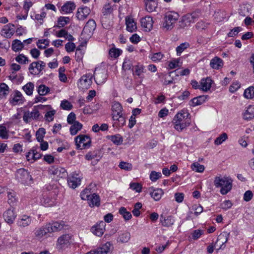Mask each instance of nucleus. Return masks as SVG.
<instances>
[{
    "instance_id": "nucleus-1",
    "label": "nucleus",
    "mask_w": 254,
    "mask_h": 254,
    "mask_svg": "<svg viewBox=\"0 0 254 254\" xmlns=\"http://www.w3.org/2000/svg\"><path fill=\"white\" fill-rule=\"evenodd\" d=\"M174 127L179 131L189 127L190 124V115L188 110L184 109L179 111L173 120Z\"/></svg>"
},
{
    "instance_id": "nucleus-2",
    "label": "nucleus",
    "mask_w": 254,
    "mask_h": 254,
    "mask_svg": "<svg viewBox=\"0 0 254 254\" xmlns=\"http://www.w3.org/2000/svg\"><path fill=\"white\" fill-rule=\"evenodd\" d=\"M214 185L216 188H221L220 193L222 195H225L231 190L232 180L229 177L216 176L214 178Z\"/></svg>"
},
{
    "instance_id": "nucleus-3",
    "label": "nucleus",
    "mask_w": 254,
    "mask_h": 254,
    "mask_svg": "<svg viewBox=\"0 0 254 254\" xmlns=\"http://www.w3.org/2000/svg\"><path fill=\"white\" fill-rule=\"evenodd\" d=\"M80 197L82 200H87L90 206H98L100 205V199L99 196L96 193H93L90 186L81 191Z\"/></svg>"
},
{
    "instance_id": "nucleus-4",
    "label": "nucleus",
    "mask_w": 254,
    "mask_h": 254,
    "mask_svg": "<svg viewBox=\"0 0 254 254\" xmlns=\"http://www.w3.org/2000/svg\"><path fill=\"white\" fill-rule=\"evenodd\" d=\"M75 144L77 148L83 149L89 148L91 144L90 138L84 134H80L75 138Z\"/></svg>"
},
{
    "instance_id": "nucleus-5",
    "label": "nucleus",
    "mask_w": 254,
    "mask_h": 254,
    "mask_svg": "<svg viewBox=\"0 0 254 254\" xmlns=\"http://www.w3.org/2000/svg\"><path fill=\"white\" fill-rule=\"evenodd\" d=\"M179 15L175 12H167L165 16V22L163 23V27L167 30L172 29L173 24L178 20Z\"/></svg>"
},
{
    "instance_id": "nucleus-6",
    "label": "nucleus",
    "mask_w": 254,
    "mask_h": 254,
    "mask_svg": "<svg viewBox=\"0 0 254 254\" xmlns=\"http://www.w3.org/2000/svg\"><path fill=\"white\" fill-rule=\"evenodd\" d=\"M15 178L22 184H27L32 179L29 172L24 168H20L16 171Z\"/></svg>"
},
{
    "instance_id": "nucleus-7",
    "label": "nucleus",
    "mask_w": 254,
    "mask_h": 254,
    "mask_svg": "<svg viewBox=\"0 0 254 254\" xmlns=\"http://www.w3.org/2000/svg\"><path fill=\"white\" fill-rule=\"evenodd\" d=\"M46 64L42 61L32 63L28 68L31 74L38 75L44 68Z\"/></svg>"
},
{
    "instance_id": "nucleus-8",
    "label": "nucleus",
    "mask_w": 254,
    "mask_h": 254,
    "mask_svg": "<svg viewBox=\"0 0 254 254\" xmlns=\"http://www.w3.org/2000/svg\"><path fill=\"white\" fill-rule=\"evenodd\" d=\"M81 176L75 173L71 174L67 179V183L69 187L75 189L80 185Z\"/></svg>"
},
{
    "instance_id": "nucleus-9",
    "label": "nucleus",
    "mask_w": 254,
    "mask_h": 254,
    "mask_svg": "<svg viewBox=\"0 0 254 254\" xmlns=\"http://www.w3.org/2000/svg\"><path fill=\"white\" fill-rule=\"evenodd\" d=\"M92 77L91 73L83 75L79 79L78 85L83 89H88L92 83Z\"/></svg>"
},
{
    "instance_id": "nucleus-10",
    "label": "nucleus",
    "mask_w": 254,
    "mask_h": 254,
    "mask_svg": "<svg viewBox=\"0 0 254 254\" xmlns=\"http://www.w3.org/2000/svg\"><path fill=\"white\" fill-rule=\"evenodd\" d=\"M94 79L96 83L98 84H102L105 83L108 77L107 72L104 70H96L94 73Z\"/></svg>"
},
{
    "instance_id": "nucleus-11",
    "label": "nucleus",
    "mask_w": 254,
    "mask_h": 254,
    "mask_svg": "<svg viewBox=\"0 0 254 254\" xmlns=\"http://www.w3.org/2000/svg\"><path fill=\"white\" fill-rule=\"evenodd\" d=\"M229 237V234L227 232H223L218 236L217 239L215 243V248L217 247H218V248L216 249L217 251L225 248V246L224 245L227 243Z\"/></svg>"
},
{
    "instance_id": "nucleus-12",
    "label": "nucleus",
    "mask_w": 254,
    "mask_h": 254,
    "mask_svg": "<svg viewBox=\"0 0 254 254\" xmlns=\"http://www.w3.org/2000/svg\"><path fill=\"white\" fill-rule=\"evenodd\" d=\"M106 224L105 222L101 221L97 223L91 228L92 233L98 237H101L105 231Z\"/></svg>"
},
{
    "instance_id": "nucleus-13",
    "label": "nucleus",
    "mask_w": 254,
    "mask_h": 254,
    "mask_svg": "<svg viewBox=\"0 0 254 254\" xmlns=\"http://www.w3.org/2000/svg\"><path fill=\"white\" fill-rule=\"evenodd\" d=\"M40 115L39 111L34 108L31 112L29 111L24 112L23 120L25 123H28L31 120L38 119Z\"/></svg>"
},
{
    "instance_id": "nucleus-14",
    "label": "nucleus",
    "mask_w": 254,
    "mask_h": 254,
    "mask_svg": "<svg viewBox=\"0 0 254 254\" xmlns=\"http://www.w3.org/2000/svg\"><path fill=\"white\" fill-rule=\"evenodd\" d=\"M49 233H51V232L48 224L41 227L36 228L34 230V235L35 237L39 240L46 236Z\"/></svg>"
},
{
    "instance_id": "nucleus-15",
    "label": "nucleus",
    "mask_w": 254,
    "mask_h": 254,
    "mask_svg": "<svg viewBox=\"0 0 254 254\" xmlns=\"http://www.w3.org/2000/svg\"><path fill=\"white\" fill-rule=\"evenodd\" d=\"M96 27V24L93 19H89L86 23L82 32V34L90 36Z\"/></svg>"
},
{
    "instance_id": "nucleus-16",
    "label": "nucleus",
    "mask_w": 254,
    "mask_h": 254,
    "mask_svg": "<svg viewBox=\"0 0 254 254\" xmlns=\"http://www.w3.org/2000/svg\"><path fill=\"white\" fill-rule=\"evenodd\" d=\"M70 236L68 235H63L60 237L57 241V247L59 249H64L70 244Z\"/></svg>"
},
{
    "instance_id": "nucleus-17",
    "label": "nucleus",
    "mask_w": 254,
    "mask_h": 254,
    "mask_svg": "<svg viewBox=\"0 0 254 254\" xmlns=\"http://www.w3.org/2000/svg\"><path fill=\"white\" fill-rule=\"evenodd\" d=\"M32 222V218L31 216L23 215L20 216L17 221V225L20 228H25L29 226Z\"/></svg>"
},
{
    "instance_id": "nucleus-18",
    "label": "nucleus",
    "mask_w": 254,
    "mask_h": 254,
    "mask_svg": "<svg viewBox=\"0 0 254 254\" xmlns=\"http://www.w3.org/2000/svg\"><path fill=\"white\" fill-rule=\"evenodd\" d=\"M91 12L90 9L86 6H81L78 8L76 17L79 20H83L87 18Z\"/></svg>"
},
{
    "instance_id": "nucleus-19",
    "label": "nucleus",
    "mask_w": 254,
    "mask_h": 254,
    "mask_svg": "<svg viewBox=\"0 0 254 254\" xmlns=\"http://www.w3.org/2000/svg\"><path fill=\"white\" fill-rule=\"evenodd\" d=\"M153 21L150 16H145L141 19V25L144 30L150 31L153 27Z\"/></svg>"
},
{
    "instance_id": "nucleus-20",
    "label": "nucleus",
    "mask_w": 254,
    "mask_h": 254,
    "mask_svg": "<svg viewBox=\"0 0 254 254\" xmlns=\"http://www.w3.org/2000/svg\"><path fill=\"white\" fill-rule=\"evenodd\" d=\"M111 246V243L108 242L96 250L92 251L94 254H110Z\"/></svg>"
},
{
    "instance_id": "nucleus-21",
    "label": "nucleus",
    "mask_w": 254,
    "mask_h": 254,
    "mask_svg": "<svg viewBox=\"0 0 254 254\" xmlns=\"http://www.w3.org/2000/svg\"><path fill=\"white\" fill-rule=\"evenodd\" d=\"M3 217L7 223L9 224H12L16 217V214L14 211V209L13 208L8 209L3 213Z\"/></svg>"
},
{
    "instance_id": "nucleus-22",
    "label": "nucleus",
    "mask_w": 254,
    "mask_h": 254,
    "mask_svg": "<svg viewBox=\"0 0 254 254\" xmlns=\"http://www.w3.org/2000/svg\"><path fill=\"white\" fill-rule=\"evenodd\" d=\"M25 101L22 93L18 91L15 90L14 91L12 99L10 100V102L13 105L17 104H20L24 103Z\"/></svg>"
},
{
    "instance_id": "nucleus-23",
    "label": "nucleus",
    "mask_w": 254,
    "mask_h": 254,
    "mask_svg": "<svg viewBox=\"0 0 254 254\" xmlns=\"http://www.w3.org/2000/svg\"><path fill=\"white\" fill-rule=\"evenodd\" d=\"M112 118L117 119V116L123 113V107L121 104L118 102H114L112 105Z\"/></svg>"
},
{
    "instance_id": "nucleus-24",
    "label": "nucleus",
    "mask_w": 254,
    "mask_h": 254,
    "mask_svg": "<svg viewBox=\"0 0 254 254\" xmlns=\"http://www.w3.org/2000/svg\"><path fill=\"white\" fill-rule=\"evenodd\" d=\"M207 98V95H200L194 97L190 101L189 105L191 107L200 105L206 101Z\"/></svg>"
},
{
    "instance_id": "nucleus-25",
    "label": "nucleus",
    "mask_w": 254,
    "mask_h": 254,
    "mask_svg": "<svg viewBox=\"0 0 254 254\" xmlns=\"http://www.w3.org/2000/svg\"><path fill=\"white\" fill-rule=\"evenodd\" d=\"M212 80L210 77L202 78L200 81V89L204 92H207L209 90L211 87Z\"/></svg>"
},
{
    "instance_id": "nucleus-26",
    "label": "nucleus",
    "mask_w": 254,
    "mask_h": 254,
    "mask_svg": "<svg viewBox=\"0 0 254 254\" xmlns=\"http://www.w3.org/2000/svg\"><path fill=\"white\" fill-rule=\"evenodd\" d=\"M160 221L162 226L169 227L174 224L175 219L174 217L172 216H168L165 217L163 215H161Z\"/></svg>"
},
{
    "instance_id": "nucleus-27",
    "label": "nucleus",
    "mask_w": 254,
    "mask_h": 254,
    "mask_svg": "<svg viewBox=\"0 0 254 254\" xmlns=\"http://www.w3.org/2000/svg\"><path fill=\"white\" fill-rule=\"evenodd\" d=\"M51 233L59 231L63 229L65 225L64 221L54 222L52 223H48Z\"/></svg>"
},
{
    "instance_id": "nucleus-28",
    "label": "nucleus",
    "mask_w": 254,
    "mask_h": 254,
    "mask_svg": "<svg viewBox=\"0 0 254 254\" xmlns=\"http://www.w3.org/2000/svg\"><path fill=\"white\" fill-rule=\"evenodd\" d=\"M146 9L149 12L156 11L158 2L157 0H144Z\"/></svg>"
},
{
    "instance_id": "nucleus-29",
    "label": "nucleus",
    "mask_w": 254,
    "mask_h": 254,
    "mask_svg": "<svg viewBox=\"0 0 254 254\" xmlns=\"http://www.w3.org/2000/svg\"><path fill=\"white\" fill-rule=\"evenodd\" d=\"M126 24L127 30L128 32H133L137 29L136 23L131 17H127L126 18Z\"/></svg>"
},
{
    "instance_id": "nucleus-30",
    "label": "nucleus",
    "mask_w": 254,
    "mask_h": 254,
    "mask_svg": "<svg viewBox=\"0 0 254 254\" xmlns=\"http://www.w3.org/2000/svg\"><path fill=\"white\" fill-rule=\"evenodd\" d=\"M210 66L215 69H219L223 65V62L221 59L218 57H215L210 61Z\"/></svg>"
},
{
    "instance_id": "nucleus-31",
    "label": "nucleus",
    "mask_w": 254,
    "mask_h": 254,
    "mask_svg": "<svg viewBox=\"0 0 254 254\" xmlns=\"http://www.w3.org/2000/svg\"><path fill=\"white\" fill-rule=\"evenodd\" d=\"M131 235L129 232L125 231L120 233L117 238V242L122 244L127 243L130 239Z\"/></svg>"
},
{
    "instance_id": "nucleus-32",
    "label": "nucleus",
    "mask_w": 254,
    "mask_h": 254,
    "mask_svg": "<svg viewBox=\"0 0 254 254\" xmlns=\"http://www.w3.org/2000/svg\"><path fill=\"white\" fill-rule=\"evenodd\" d=\"M163 194V190L161 189H150V194L151 197H152L155 201L159 200L161 198Z\"/></svg>"
},
{
    "instance_id": "nucleus-33",
    "label": "nucleus",
    "mask_w": 254,
    "mask_h": 254,
    "mask_svg": "<svg viewBox=\"0 0 254 254\" xmlns=\"http://www.w3.org/2000/svg\"><path fill=\"white\" fill-rule=\"evenodd\" d=\"M49 171L51 174L57 176H60L61 172H62V176H61V178L65 177L67 174L66 171L64 168H59L55 166L51 167L49 168Z\"/></svg>"
},
{
    "instance_id": "nucleus-34",
    "label": "nucleus",
    "mask_w": 254,
    "mask_h": 254,
    "mask_svg": "<svg viewBox=\"0 0 254 254\" xmlns=\"http://www.w3.org/2000/svg\"><path fill=\"white\" fill-rule=\"evenodd\" d=\"M75 8V5L74 2L67 1L62 6L61 10L64 13H69L72 12Z\"/></svg>"
},
{
    "instance_id": "nucleus-35",
    "label": "nucleus",
    "mask_w": 254,
    "mask_h": 254,
    "mask_svg": "<svg viewBox=\"0 0 254 254\" xmlns=\"http://www.w3.org/2000/svg\"><path fill=\"white\" fill-rule=\"evenodd\" d=\"M13 27V25L7 24L3 26L1 30V35L6 38H10L13 34L14 30L11 27Z\"/></svg>"
},
{
    "instance_id": "nucleus-36",
    "label": "nucleus",
    "mask_w": 254,
    "mask_h": 254,
    "mask_svg": "<svg viewBox=\"0 0 254 254\" xmlns=\"http://www.w3.org/2000/svg\"><path fill=\"white\" fill-rule=\"evenodd\" d=\"M133 74L138 76L140 78H143V73L145 71L144 67L143 65L138 64L133 68Z\"/></svg>"
},
{
    "instance_id": "nucleus-37",
    "label": "nucleus",
    "mask_w": 254,
    "mask_h": 254,
    "mask_svg": "<svg viewBox=\"0 0 254 254\" xmlns=\"http://www.w3.org/2000/svg\"><path fill=\"white\" fill-rule=\"evenodd\" d=\"M254 118V106H249L243 114V118L245 120H250Z\"/></svg>"
},
{
    "instance_id": "nucleus-38",
    "label": "nucleus",
    "mask_w": 254,
    "mask_h": 254,
    "mask_svg": "<svg viewBox=\"0 0 254 254\" xmlns=\"http://www.w3.org/2000/svg\"><path fill=\"white\" fill-rule=\"evenodd\" d=\"M71 126L70 127V134L72 135L77 134L78 131H79L82 127V125L78 121H75L73 124H71Z\"/></svg>"
},
{
    "instance_id": "nucleus-39",
    "label": "nucleus",
    "mask_w": 254,
    "mask_h": 254,
    "mask_svg": "<svg viewBox=\"0 0 254 254\" xmlns=\"http://www.w3.org/2000/svg\"><path fill=\"white\" fill-rule=\"evenodd\" d=\"M34 88V84L31 82H29L22 87V89L27 95L30 96L33 93Z\"/></svg>"
},
{
    "instance_id": "nucleus-40",
    "label": "nucleus",
    "mask_w": 254,
    "mask_h": 254,
    "mask_svg": "<svg viewBox=\"0 0 254 254\" xmlns=\"http://www.w3.org/2000/svg\"><path fill=\"white\" fill-rule=\"evenodd\" d=\"M196 14L194 13H188L183 17V21L185 24H189L190 23L194 22V19L196 18Z\"/></svg>"
},
{
    "instance_id": "nucleus-41",
    "label": "nucleus",
    "mask_w": 254,
    "mask_h": 254,
    "mask_svg": "<svg viewBox=\"0 0 254 254\" xmlns=\"http://www.w3.org/2000/svg\"><path fill=\"white\" fill-rule=\"evenodd\" d=\"M24 47L23 43L19 40H14L11 46V48L14 52H18L21 50Z\"/></svg>"
},
{
    "instance_id": "nucleus-42",
    "label": "nucleus",
    "mask_w": 254,
    "mask_h": 254,
    "mask_svg": "<svg viewBox=\"0 0 254 254\" xmlns=\"http://www.w3.org/2000/svg\"><path fill=\"white\" fill-rule=\"evenodd\" d=\"M9 87L4 83L0 84V98H3L6 97L8 94Z\"/></svg>"
},
{
    "instance_id": "nucleus-43",
    "label": "nucleus",
    "mask_w": 254,
    "mask_h": 254,
    "mask_svg": "<svg viewBox=\"0 0 254 254\" xmlns=\"http://www.w3.org/2000/svg\"><path fill=\"white\" fill-rule=\"evenodd\" d=\"M119 212L126 221L130 219L132 217L131 213L124 207H121Z\"/></svg>"
},
{
    "instance_id": "nucleus-44",
    "label": "nucleus",
    "mask_w": 254,
    "mask_h": 254,
    "mask_svg": "<svg viewBox=\"0 0 254 254\" xmlns=\"http://www.w3.org/2000/svg\"><path fill=\"white\" fill-rule=\"evenodd\" d=\"M109 138L116 145H119L122 144L123 139L121 135L117 134L114 135H111Z\"/></svg>"
},
{
    "instance_id": "nucleus-45",
    "label": "nucleus",
    "mask_w": 254,
    "mask_h": 254,
    "mask_svg": "<svg viewBox=\"0 0 254 254\" xmlns=\"http://www.w3.org/2000/svg\"><path fill=\"white\" fill-rule=\"evenodd\" d=\"M244 97L247 99H252L254 96V87L250 86L245 89L244 93Z\"/></svg>"
},
{
    "instance_id": "nucleus-46",
    "label": "nucleus",
    "mask_w": 254,
    "mask_h": 254,
    "mask_svg": "<svg viewBox=\"0 0 254 254\" xmlns=\"http://www.w3.org/2000/svg\"><path fill=\"white\" fill-rule=\"evenodd\" d=\"M37 91L40 96H44L49 92L50 89L46 85L41 84L39 86Z\"/></svg>"
},
{
    "instance_id": "nucleus-47",
    "label": "nucleus",
    "mask_w": 254,
    "mask_h": 254,
    "mask_svg": "<svg viewBox=\"0 0 254 254\" xmlns=\"http://www.w3.org/2000/svg\"><path fill=\"white\" fill-rule=\"evenodd\" d=\"M122 53V50L115 48H112L109 50V55L111 58H117Z\"/></svg>"
},
{
    "instance_id": "nucleus-48",
    "label": "nucleus",
    "mask_w": 254,
    "mask_h": 254,
    "mask_svg": "<svg viewBox=\"0 0 254 254\" xmlns=\"http://www.w3.org/2000/svg\"><path fill=\"white\" fill-rule=\"evenodd\" d=\"M192 170L196 172L202 173L204 170V166L198 162L193 163L191 166Z\"/></svg>"
},
{
    "instance_id": "nucleus-49",
    "label": "nucleus",
    "mask_w": 254,
    "mask_h": 254,
    "mask_svg": "<svg viewBox=\"0 0 254 254\" xmlns=\"http://www.w3.org/2000/svg\"><path fill=\"white\" fill-rule=\"evenodd\" d=\"M228 138V135L226 133L224 132L220 135L218 137H217L214 143L216 145H220L224 141H225Z\"/></svg>"
},
{
    "instance_id": "nucleus-50",
    "label": "nucleus",
    "mask_w": 254,
    "mask_h": 254,
    "mask_svg": "<svg viewBox=\"0 0 254 254\" xmlns=\"http://www.w3.org/2000/svg\"><path fill=\"white\" fill-rule=\"evenodd\" d=\"M46 16V12L44 11V8L42 9V11L40 14H36L34 16L31 15V17L33 19L39 21L40 23H42V22L41 21L43 20V18H45Z\"/></svg>"
},
{
    "instance_id": "nucleus-51",
    "label": "nucleus",
    "mask_w": 254,
    "mask_h": 254,
    "mask_svg": "<svg viewBox=\"0 0 254 254\" xmlns=\"http://www.w3.org/2000/svg\"><path fill=\"white\" fill-rule=\"evenodd\" d=\"M46 133V130L44 128H40L36 133V138L38 141H42Z\"/></svg>"
},
{
    "instance_id": "nucleus-52",
    "label": "nucleus",
    "mask_w": 254,
    "mask_h": 254,
    "mask_svg": "<svg viewBox=\"0 0 254 254\" xmlns=\"http://www.w3.org/2000/svg\"><path fill=\"white\" fill-rule=\"evenodd\" d=\"M117 119H113L114 121H117L118 122V126L119 127H123L126 124V118L123 114L117 116Z\"/></svg>"
},
{
    "instance_id": "nucleus-53",
    "label": "nucleus",
    "mask_w": 254,
    "mask_h": 254,
    "mask_svg": "<svg viewBox=\"0 0 254 254\" xmlns=\"http://www.w3.org/2000/svg\"><path fill=\"white\" fill-rule=\"evenodd\" d=\"M15 61L20 64H26L29 62L28 58L23 54H20L15 58Z\"/></svg>"
},
{
    "instance_id": "nucleus-54",
    "label": "nucleus",
    "mask_w": 254,
    "mask_h": 254,
    "mask_svg": "<svg viewBox=\"0 0 254 254\" xmlns=\"http://www.w3.org/2000/svg\"><path fill=\"white\" fill-rule=\"evenodd\" d=\"M142 207V204L140 202H137L134 204V208L132 211L134 216L138 217L140 215V209Z\"/></svg>"
},
{
    "instance_id": "nucleus-55",
    "label": "nucleus",
    "mask_w": 254,
    "mask_h": 254,
    "mask_svg": "<svg viewBox=\"0 0 254 254\" xmlns=\"http://www.w3.org/2000/svg\"><path fill=\"white\" fill-rule=\"evenodd\" d=\"M189 44L188 43H184L180 44L179 46L176 48V52L178 56H180L182 53L186 49Z\"/></svg>"
},
{
    "instance_id": "nucleus-56",
    "label": "nucleus",
    "mask_w": 254,
    "mask_h": 254,
    "mask_svg": "<svg viewBox=\"0 0 254 254\" xmlns=\"http://www.w3.org/2000/svg\"><path fill=\"white\" fill-rule=\"evenodd\" d=\"M0 137L2 139H7L8 137V131L5 126H0Z\"/></svg>"
},
{
    "instance_id": "nucleus-57",
    "label": "nucleus",
    "mask_w": 254,
    "mask_h": 254,
    "mask_svg": "<svg viewBox=\"0 0 254 254\" xmlns=\"http://www.w3.org/2000/svg\"><path fill=\"white\" fill-rule=\"evenodd\" d=\"M61 107L64 110H70L72 108V105L67 100H63L61 103Z\"/></svg>"
},
{
    "instance_id": "nucleus-58",
    "label": "nucleus",
    "mask_w": 254,
    "mask_h": 254,
    "mask_svg": "<svg viewBox=\"0 0 254 254\" xmlns=\"http://www.w3.org/2000/svg\"><path fill=\"white\" fill-rule=\"evenodd\" d=\"M120 168L122 169H124L127 171H130L132 168L131 164L126 162H121L119 166Z\"/></svg>"
},
{
    "instance_id": "nucleus-59",
    "label": "nucleus",
    "mask_w": 254,
    "mask_h": 254,
    "mask_svg": "<svg viewBox=\"0 0 254 254\" xmlns=\"http://www.w3.org/2000/svg\"><path fill=\"white\" fill-rule=\"evenodd\" d=\"M161 176L162 174L161 173L152 171L150 174V179L152 182H155L161 178Z\"/></svg>"
},
{
    "instance_id": "nucleus-60",
    "label": "nucleus",
    "mask_w": 254,
    "mask_h": 254,
    "mask_svg": "<svg viewBox=\"0 0 254 254\" xmlns=\"http://www.w3.org/2000/svg\"><path fill=\"white\" fill-rule=\"evenodd\" d=\"M132 64L131 61L128 59H125L123 64V68L124 70H129L131 69Z\"/></svg>"
},
{
    "instance_id": "nucleus-61",
    "label": "nucleus",
    "mask_w": 254,
    "mask_h": 254,
    "mask_svg": "<svg viewBox=\"0 0 254 254\" xmlns=\"http://www.w3.org/2000/svg\"><path fill=\"white\" fill-rule=\"evenodd\" d=\"M55 114L56 111L55 110H51L46 113L45 118L48 122L52 121Z\"/></svg>"
},
{
    "instance_id": "nucleus-62",
    "label": "nucleus",
    "mask_w": 254,
    "mask_h": 254,
    "mask_svg": "<svg viewBox=\"0 0 254 254\" xmlns=\"http://www.w3.org/2000/svg\"><path fill=\"white\" fill-rule=\"evenodd\" d=\"M7 197H8V202L10 205H13L16 201V199L15 197V194L14 192H7Z\"/></svg>"
},
{
    "instance_id": "nucleus-63",
    "label": "nucleus",
    "mask_w": 254,
    "mask_h": 254,
    "mask_svg": "<svg viewBox=\"0 0 254 254\" xmlns=\"http://www.w3.org/2000/svg\"><path fill=\"white\" fill-rule=\"evenodd\" d=\"M232 206V203L229 200H226L220 204V207L224 210H227Z\"/></svg>"
},
{
    "instance_id": "nucleus-64",
    "label": "nucleus",
    "mask_w": 254,
    "mask_h": 254,
    "mask_svg": "<svg viewBox=\"0 0 254 254\" xmlns=\"http://www.w3.org/2000/svg\"><path fill=\"white\" fill-rule=\"evenodd\" d=\"M102 13L104 15L109 14L112 13L113 9L110 4H106L103 7Z\"/></svg>"
}]
</instances>
